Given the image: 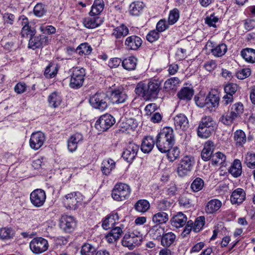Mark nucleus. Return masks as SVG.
<instances>
[{
	"instance_id": "1",
	"label": "nucleus",
	"mask_w": 255,
	"mask_h": 255,
	"mask_svg": "<svg viewBox=\"0 0 255 255\" xmlns=\"http://www.w3.org/2000/svg\"><path fill=\"white\" fill-rule=\"evenodd\" d=\"M175 143V136L173 129L170 127L164 128L156 136V145L162 153H166Z\"/></svg>"
},
{
	"instance_id": "2",
	"label": "nucleus",
	"mask_w": 255,
	"mask_h": 255,
	"mask_svg": "<svg viewBox=\"0 0 255 255\" xmlns=\"http://www.w3.org/2000/svg\"><path fill=\"white\" fill-rule=\"evenodd\" d=\"M160 83L155 80L150 81L148 84L138 83L135 92L145 100H149L157 97L160 90Z\"/></svg>"
},
{
	"instance_id": "3",
	"label": "nucleus",
	"mask_w": 255,
	"mask_h": 255,
	"mask_svg": "<svg viewBox=\"0 0 255 255\" xmlns=\"http://www.w3.org/2000/svg\"><path fill=\"white\" fill-rule=\"evenodd\" d=\"M216 127L215 121L211 116L203 117L199 124L197 130L198 135L204 138L209 137Z\"/></svg>"
},
{
	"instance_id": "4",
	"label": "nucleus",
	"mask_w": 255,
	"mask_h": 255,
	"mask_svg": "<svg viewBox=\"0 0 255 255\" xmlns=\"http://www.w3.org/2000/svg\"><path fill=\"white\" fill-rule=\"evenodd\" d=\"M131 192L128 185L123 183H117L112 191V197L117 201H123L127 199Z\"/></svg>"
},
{
	"instance_id": "5",
	"label": "nucleus",
	"mask_w": 255,
	"mask_h": 255,
	"mask_svg": "<svg viewBox=\"0 0 255 255\" xmlns=\"http://www.w3.org/2000/svg\"><path fill=\"white\" fill-rule=\"evenodd\" d=\"M83 199V195L78 192H72L65 196L63 202L67 209H76Z\"/></svg>"
},
{
	"instance_id": "6",
	"label": "nucleus",
	"mask_w": 255,
	"mask_h": 255,
	"mask_svg": "<svg viewBox=\"0 0 255 255\" xmlns=\"http://www.w3.org/2000/svg\"><path fill=\"white\" fill-rule=\"evenodd\" d=\"M108 97L105 93L98 92L90 97L89 102L93 108L104 111L108 108Z\"/></svg>"
},
{
	"instance_id": "7",
	"label": "nucleus",
	"mask_w": 255,
	"mask_h": 255,
	"mask_svg": "<svg viewBox=\"0 0 255 255\" xmlns=\"http://www.w3.org/2000/svg\"><path fill=\"white\" fill-rule=\"evenodd\" d=\"M194 164L193 157L190 156H184L180 160L177 168L178 175L180 177L187 175L192 170Z\"/></svg>"
},
{
	"instance_id": "8",
	"label": "nucleus",
	"mask_w": 255,
	"mask_h": 255,
	"mask_svg": "<svg viewBox=\"0 0 255 255\" xmlns=\"http://www.w3.org/2000/svg\"><path fill=\"white\" fill-rule=\"evenodd\" d=\"M139 234V233L135 234L131 232L126 233L122 240V245L127 247L129 250H133L136 246L140 245L141 242V237Z\"/></svg>"
},
{
	"instance_id": "9",
	"label": "nucleus",
	"mask_w": 255,
	"mask_h": 255,
	"mask_svg": "<svg viewBox=\"0 0 255 255\" xmlns=\"http://www.w3.org/2000/svg\"><path fill=\"white\" fill-rule=\"evenodd\" d=\"M85 71L83 68L76 67L72 69V74L71 76L70 86L72 88H79L83 83Z\"/></svg>"
},
{
	"instance_id": "10",
	"label": "nucleus",
	"mask_w": 255,
	"mask_h": 255,
	"mask_svg": "<svg viewBox=\"0 0 255 255\" xmlns=\"http://www.w3.org/2000/svg\"><path fill=\"white\" fill-rule=\"evenodd\" d=\"M31 251L35 254H40L46 251L49 247L47 240L37 237L33 239L29 243Z\"/></svg>"
},
{
	"instance_id": "11",
	"label": "nucleus",
	"mask_w": 255,
	"mask_h": 255,
	"mask_svg": "<svg viewBox=\"0 0 255 255\" xmlns=\"http://www.w3.org/2000/svg\"><path fill=\"white\" fill-rule=\"evenodd\" d=\"M115 123V118L109 114L101 116L95 123V128L99 131H105Z\"/></svg>"
},
{
	"instance_id": "12",
	"label": "nucleus",
	"mask_w": 255,
	"mask_h": 255,
	"mask_svg": "<svg viewBox=\"0 0 255 255\" xmlns=\"http://www.w3.org/2000/svg\"><path fill=\"white\" fill-rule=\"evenodd\" d=\"M46 194L44 190L37 189L33 191L30 195V200L32 204L36 207L42 206L46 200Z\"/></svg>"
},
{
	"instance_id": "13",
	"label": "nucleus",
	"mask_w": 255,
	"mask_h": 255,
	"mask_svg": "<svg viewBox=\"0 0 255 255\" xmlns=\"http://www.w3.org/2000/svg\"><path fill=\"white\" fill-rule=\"evenodd\" d=\"M45 140L44 133L40 131L33 132L31 134L29 140L30 147L35 150H38L43 144Z\"/></svg>"
},
{
	"instance_id": "14",
	"label": "nucleus",
	"mask_w": 255,
	"mask_h": 255,
	"mask_svg": "<svg viewBox=\"0 0 255 255\" xmlns=\"http://www.w3.org/2000/svg\"><path fill=\"white\" fill-rule=\"evenodd\" d=\"M60 227L66 232H72L76 227V222L74 218L68 215H63L60 220Z\"/></svg>"
},
{
	"instance_id": "15",
	"label": "nucleus",
	"mask_w": 255,
	"mask_h": 255,
	"mask_svg": "<svg viewBox=\"0 0 255 255\" xmlns=\"http://www.w3.org/2000/svg\"><path fill=\"white\" fill-rule=\"evenodd\" d=\"M138 150V145L130 142L123 151L122 156L127 162H132L136 156Z\"/></svg>"
},
{
	"instance_id": "16",
	"label": "nucleus",
	"mask_w": 255,
	"mask_h": 255,
	"mask_svg": "<svg viewBox=\"0 0 255 255\" xmlns=\"http://www.w3.org/2000/svg\"><path fill=\"white\" fill-rule=\"evenodd\" d=\"M48 40V37L45 35H33L29 39L28 47L32 49L40 48L46 44Z\"/></svg>"
},
{
	"instance_id": "17",
	"label": "nucleus",
	"mask_w": 255,
	"mask_h": 255,
	"mask_svg": "<svg viewBox=\"0 0 255 255\" xmlns=\"http://www.w3.org/2000/svg\"><path fill=\"white\" fill-rule=\"evenodd\" d=\"M128 99V96L122 89H115L112 91L110 100L113 104L124 103Z\"/></svg>"
},
{
	"instance_id": "18",
	"label": "nucleus",
	"mask_w": 255,
	"mask_h": 255,
	"mask_svg": "<svg viewBox=\"0 0 255 255\" xmlns=\"http://www.w3.org/2000/svg\"><path fill=\"white\" fill-rule=\"evenodd\" d=\"M142 41L137 36L132 35L128 37L125 42V45L128 50H136L141 45Z\"/></svg>"
},
{
	"instance_id": "19",
	"label": "nucleus",
	"mask_w": 255,
	"mask_h": 255,
	"mask_svg": "<svg viewBox=\"0 0 255 255\" xmlns=\"http://www.w3.org/2000/svg\"><path fill=\"white\" fill-rule=\"evenodd\" d=\"M83 141V135L80 133H76L71 135L67 140V147L70 152L75 151L78 144Z\"/></svg>"
},
{
	"instance_id": "20",
	"label": "nucleus",
	"mask_w": 255,
	"mask_h": 255,
	"mask_svg": "<svg viewBox=\"0 0 255 255\" xmlns=\"http://www.w3.org/2000/svg\"><path fill=\"white\" fill-rule=\"evenodd\" d=\"M246 192L242 188H237L234 190L231 196V202L233 204L239 205L246 199Z\"/></svg>"
},
{
	"instance_id": "21",
	"label": "nucleus",
	"mask_w": 255,
	"mask_h": 255,
	"mask_svg": "<svg viewBox=\"0 0 255 255\" xmlns=\"http://www.w3.org/2000/svg\"><path fill=\"white\" fill-rule=\"evenodd\" d=\"M161 245L165 248L175 245L176 242V236L172 232L164 233L161 238Z\"/></svg>"
},
{
	"instance_id": "22",
	"label": "nucleus",
	"mask_w": 255,
	"mask_h": 255,
	"mask_svg": "<svg viewBox=\"0 0 255 255\" xmlns=\"http://www.w3.org/2000/svg\"><path fill=\"white\" fill-rule=\"evenodd\" d=\"M103 22L102 18L96 15H91L83 20L84 26L88 28H95L100 26Z\"/></svg>"
},
{
	"instance_id": "23",
	"label": "nucleus",
	"mask_w": 255,
	"mask_h": 255,
	"mask_svg": "<svg viewBox=\"0 0 255 255\" xmlns=\"http://www.w3.org/2000/svg\"><path fill=\"white\" fill-rule=\"evenodd\" d=\"M220 98L218 94H215L213 93H209L207 96L206 109L212 112L215 110L219 104Z\"/></svg>"
},
{
	"instance_id": "24",
	"label": "nucleus",
	"mask_w": 255,
	"mask_h": 255,
	"mask_svg": "<svg viewBox=\"0 0 255 255\" xmlns=\"http://www.w3.org/2000/svg\"><path fill=\"white\" fill-rule=\"evenodd\" d=\"M155 144V140L153 137L146 136L144 137L141 142L140 149L144 153H149L151 151Z\"/></svg>"
},
{
	"instance_id": "25",
	"label": "nucleus",
	"mask_w": 255,
	"mask_h": 255,
	"mask_svg": "<svg viewBox=\"0 0 255 255\" xmlns=\"http://www.w3.org/2000/svg\"><path fill=\"white\" fill-rule=\"evenodd\" d=\"M214 149L215 146L213 142L210 140L206 141L201 152L202 159L204 161L210 160Z\"/></svg>"
},
{
	"instance_id": "26",
	"label": "nucleus",
	"mask_w": 255,
	"mask_h": 255,
	"mask_svg": "<svg viewBox=\"0 0 255 255\" xmlns=\"http://www.w3.org/2000/svg\"><path fill=\"white\" fill-rule=\"evenodd\" d=\"M174 125L177 129L185 130L188 128V120L183 114H180L176 116L174 118Z\"/></svg>"
},
{
	"instance_id": "27",
	"label": "nucleus",
	"mask_w": 255,
	"mask_h": 255,
	"mask_svg": "<svg viewBox=\"0 0 255 255\" xmlns=\"http://www.w3.org/2000/svg\"><path fill=\"white\" fill-rule=\"evenodd\" d=\"M222 205V202L219 200L212 199L207 203L205 211L208 214H214L220 209Z\"/></svg>"
},
{
	"instance_id": "28",
	"label": "nucleus",
	"mask_w": 255,
	"mask_h": 255,
	"mask_svg": "<svg viewBox=\"0 0 255 255\" xmlns=\"http://www.w3.org/2000/svg\"><path fill=\"white\" fill-rule=\"evenodd\" d=\"M123 233L120 227H115L112 229L109 233L106 236V239L110 244H115Z\"/></svg>"
},
{
	"instance_id": "29",
	"label": "nucleus",
	"mask_w": 255,
	"mask_h": 255,
	"mask_svg": "<svg viewBox=\"0 0 255 255\" xmlns=\"http://www.w3.org/2000/svg\"><path fill=\"white\" fill-rule=\"evenodd\" d=\"M187 218L182 212H178L171 220V224L176 228L183 227L187 222Z\"/></svg>"
},
{
	"instance_id": "30",
	"label": "nucleus",
	"mask_w": 255,
	"mask_h": 255,
	"mask_svg": "<svg viewBox=\"0 0 255 255\" xmlns=\"http://www.w3.org/2000/svg\"><path fill=\"white\" fill-rule=\"evenodd\" d=\"M48 102L50 107L56 108L59 107L62 102L61 96L56 92H53L49 95Z\"/></svg>"
},
{
	"instance_id": "31",
	"label": "nucleus",
	"mask_w": 255,
	"mask_h": 255,
	"mask_svg": "<svg viewBox=\"0 0 255 255\" xmlns=\"http://www.w3.org/2000/svg\"><path fill=\"white\" fill-rule=\"evenodd\" d=\"M226 155L221 152H218L214 154L212 158V163L213 165H220V167L227 166Z\"/></svg>"
},
{
	"instance_id": "32",
	"label": "nucleus",
	"mask_w": 255,
	"mask_h": 255,
	"mask_svg": "<svg viewBox=\"0 0 255 255\" xmlns=\"http://www.w3.org/2000/svg\"><path fill=\"white\" fill-rule=\"evenodd\" d=\"M164 233V229L158 225L152 226L149 231L150 237L153 240H161Z\"/></svg>"
},
{
	"instance_id": "33",
	"label": "nucleus",
	"mask_w": 255,
	"mask_h": 255,
	"mask_svg": "<svg viewBox=\"0 0 255 255\" xmlns=\"http://www.w3.org/2000/svg\"><path fill=\"white\" fill-rule=\"evenodd\" d=\"M229 172L234 177H239L242 172L241 162L239 159H235L229 169Z\"/></svg>"
},
{
	"instance_id": "34",
	"label": "nucleus",
	"mask_w": 255,
	"mask_h": 255,
	"mask_svg": "<svg viewBox=\"0 0 255 255\" xmlns=\"http://www.w3.org/2000/svg\"><path fill=\"white\" fill-rule=\"evenodd\" d=\"M116 163L112 159L108 158L104 159L101 165L102 172L105 175L109 174L112 170L115 168Z\"/></svg>"
},
{
	"instance_id": "35",
	"label": "nucleus",
	"mask_w": 255,
	"mask_h": 255,
	"mask_svg": "<svg viewBox=\"0 0 255 255\" xmlns=\"http://www.w3.org/2000/svg\"><path fill=\"white\" fill-rule=\"evenodd\" d=\"M241 55L246 61L255 63V50L252 48H246L241 51Z\"/></svg>"
},
{
	"instance_id": "36",
	"label": "nucleus",
	"mask_w": 255,
	"mask_h": 255,
	"mask_svg": "<svg viewBox=\"0 0 255 255\" xmlns=\"http://www.w3.org/2000/svg\"><path fill=\"white\" fill-rule=\"evenodd\" d=\"M128 32V28L125 25L122 24L113 29L112 35L116 39H120L127 36Z\"/></svg>"
},
{
	"instance_id": "37",
	"label": "nucleus",
	"mask_w": 255,
	"mask_h": 255,
	"mask_svg": "<svg viewBox=\"0 0 255 255\" xmlns=\"http://www.w3.org/2000/svg\"><path fill=\"white\" fill-rule=\"evenodd\" d=\"M180 80L177 77H172L167 79L164 84V89L167 91H175L176 86L180 83Z\"/></svg>"
},
{
	"instance_id": "38",
	"label": "nucleus",
	"mask_w": 255,
	"mask_h": 255,
	"mask_svg": "<svg viewBox=\"0 0 255 255\" xmlns=\"http://www.w3.org/2000/svg\"><path fill=\"white\" fill-rule=\"evenodd\" d=\"M137 59L134 56H130L124 59L122 66L124 69L128 70H134L136 66Z\"/></svg>"
},
{
	"instance_id": "39",
	"label": "nucleus",
	"mask_w": 255,
	"mask_h": 255,
	"mask_svg": "<svg viewBox=\"0 0 255 255\" xmlns=\"http://www.w3.org/2000/svg\"><path fill=\"white\" fill-rule=\"evenodd\" d=\"M143 3L141 1H134L132 2L129 8L130 13L134 16L139 15L142 11Z\"/></svg>"
},
{
	"instance_id": "40",
	"label": "nucleus",
	"mask_w": 255,
	"mask_h": 255,
	"mask_svg": "<svg viewBox=\"0 0 255 255\" xmlns=\"http://www.w3.org/2000/svg\"><path fill=\"white\" fill-rule=\"evenodd\" d=\"M168 219V215L163 211H160L152 216V221L158 225L166 223Z\"/></svg>"
},
{
	"instance_id": "41",
	"label": "nucleus",
	"mask_w": 255,
	"mask_h": 255,
	"mask_svg": "<svg viewBox=\"0 0 255 255\" xmlns=\"http://www.w3.org/2000/svg\"><path fill=\"white\" fill-rule=\"evenodd\" d=\"M103 0H95L90 12V15L96 16L99 14L104 9Z\"/></svg>"
},
{
	"instance_id": "42",
	"label": "nucleus",
	"mask_w": 255,
	"mask_h": 255,
	"mask_svg": "<svg viewBox=\"0 0 255 255\" xmlns=\"http://www.w3.org/2000/svg\"><path fill=\"white\" fill-rule=\"evenodd\" d=\"M194 94L192 89L188 87H184L178 93L177 96L180 100L189 101Z\"/></svg>"
},
{
	"instance_id": "43",
	"label": "nucleus",
	"mask_w": 255,
	"mask_h": 255,
	"mask_svg": "<svg viewBox=\"0 0 255 255\" xmlns=\"http://www.w3.org/2000/svg\"><path fill=\"white\" fill-rule=\"evenodd\" d=\"M234 138L238 146H242L247 141L245 133L241 129L237 130L234 132Z\"/></svg>"
},
{
	"instance_id": "44",
	"label": "nucleus",
	"mask_w": 255,
	"mask_h": 255,
	"mask_svg": "<svg viewBox=\"0 0 255 255\" xmlns=\"http://www.w3.org/2000/svg\"><path fill=\"white\" fill-rule=\"evenodd\" d=\"M150 207L149 202L144 199L139 200L136 202L134 205V208L136 211L140 213L146 212Z\"/></svg>"
},
{
	"instance_id": "45",
	"label": "nucleus",
	"mask_w": 255,
	"mask_h": 255,
	"mask_svg": "<svg viewBox=\"0 0 255 255\" xmlns=\"http://www.w3.org/2000/svg\"><path fill=\"white\" fill-rule=\"evenodd\" d=\"M92 51V48L88 43H82L76 48V52L81 56L89 55Z\"/></svg>"
},
{
	"instance_id": "46",
	"label": "nucleus",
	"mask_w": 255,
	"mask_h": 255,
	"mask_svg": "<svg viewBox=\"0 0 255 255\" xmlns=\"http://www.w3.org/2000/svg\"><path fill=\"white\" fill-rule=\"evenodd\" d=\"M97 251V248L90 244H84L81 248L80 253L81 255H95Z\"/></svg>"
},
{
	"instance_id": "47",
	"label": "nucleus",
	"mask_w": 255,
	"mask_h": 255,
	"mask_svg": "<svg viewBox=\"0 0 255 255\" xmlns=\"http://www.w3.org/2000/svg\"><path fill=\"white\" fill-rule=\"evenodd\" d=\"M227 50V46L224 43L219 44L211 49V53L216 57H221Z\"/></svg>"
},
{
	"instance_id": "48",
	"label": "nucleus",
	"mask_w": 255,
	"mask_h": 255,
	"mask_svg": "<svg viewBox=\"0 0 255 255\" xmlns=\"http://www.w3.org/2000/svg\"><path fill=\"white\" fill-rule=\"evenodd\" d=\"M14 235V231L11 228L4 227L0 229V239L2 240L12 238Z\"/></svg>"
},
{
	"instance_id": "49",
	"label": "nucleus",
	"mask_w": 255,
	"mask_h": 255,
	"mask_svg": "<svg viewBox=\"0 0 255 255\" xmlns=\"http://www.w3.org/2000/svg\"><path fill=\"white\" fill-rule=\"evenodd\" d=\"M244 112V106L241 102L234 104L231 108L230 113L237 119Z\"/></svg>"
},
{
	"instance_id": "50",
	"label": "nucleus",
	"mask_w": 255,
	"mask_h": 255,
	"mask_svg": "<svg viewBox=\"0 0 255 255\" xmlns=\"http://www.w3.org/2000/svg\"><path fill=\"white\" fill-rule=\"evenodd\" d=\"M57 65L53 63H50L45 70L44 75L48 78H51L57 74Z\"/></svg>"
},
{
	"instance_id": "51",
	"label": "nucleus",
	"mask_w": 255,
	"mask_h": 255,
	"mask_svg": "<svg viewBox=\"0 0 255 255\" xmlns=\"http://www.w3.org/2000/svg\"><path fill=\"white\" fill-rule=\"evenodd\" d=\"M166 153L168 159L170 162H173L179 157L180 151L178 147L175 146L170 148Z\"/></svg>"
},
{
	"instance_id": "52",
	"label": "nucleus",
	"mask_w": 255,
	"mask_h": 255,
	"mask_svg": "<svg viewBox=\"0 0 255 255\" xmlns=\"http://www.w3.org/2000/svg\"><path fill=\"white\" fill-rule=\"evenodd\" d=\"M204 185L203 180L199 177H197L194 180L191 184V188L194 192H198L201 190Z\"/></svg>"
},
{
	"instance_id": "53",
	"label": "nucleus",
	"mask_w": 255,
	"mask_h": 255,
	"mask_svg": "<svg viewBox=\"0 0 255 255\" xmlns=\"http://www.w3.org/2000/svg\"><path fill=\"white\" fill-rule=\"evenodd\" d=\"M244 163L250 168L255 167V153L253 152H248L245 155Z\"/></svg>"
},
{
	"instance_id": "54",
	"label": "nucleus",
	"mask_w": 255,
	"mask_h": 255,
	"mask_svg": "<svg viewBox=\"0 0 255 255\" xmlns=\"http://www.w3.org/2000/svg\"><path fill=\"white\" fill-rule=\"evenodd\" d=\"M45 5L42 3H37L33 8V12L35 15L38 17L42 16L46 12Z\"/></svg>"
},
{
	"instance_id": "55",
	"label": "nucleus",
	"mask_w": 255,
	"mask_h": 255,
	"mask_svg": "<svg viewBox=\"0 0 255 255\" xmlns=\"http://www.w3.org/2000/svg\"><path fill=\"white\" fill-rule=\"evenodd\" d=\"M179 18V11L176 9H173L169 12L168 16V24L172 25L175 23Z\"/></svg>"
},
{
	"instance_id": "56",
	"label": "nucleus",
	"mask_w": 255,
	"mask_h": 255,
	"mask_svg": "<svg viewBox=\"0 0 255 255\" xmlns=\"http://www.w3.org/2000/svg\"><path fill=\"white\" fill-rule=\"evenodd\" d=\"M205 224V218L203 216L198 217L193 225V230L194 232H199L203 227Z\"/></svg>"
},
{
	"instance_id": "57",
	"label": "nucleus",
	"mask_w": 255,
	"mask_h": 255,
	"mask_svg": "<svg viewBox=\"0 0 255 255\" xmlns=\"http://www.w3.org/2000/svg\"><path fill=\"white\" fill-rule=\"evenodd\" d=\"M251 74V69L245 68L238 70L236 73V76L239 79L243 80L249 77Z\"/></svg>"
},
{
	"instance_id": "58",
	"label": "nucleus",
	"mask_w": 255,
	"mask_h": 255,
	"mask_svg": "<svg viewBox=\"0 0 255 255\" xmlns=\"http://www.w3.org/2000/svg\"><path fill=\"white\" fill-rule=\"evenodd\" d=\"M21 36L23 37H29L35 35V30L32 29L29 25H25L23 26L21 31Z\"/></svg>"
},
{
	"instance_id": "59",
	"label": "nucleus",
	"mask_w": 255,
	"mask_h": 255,
	"mask_svg": "<svg viewBox=\"0 0 255 255\" xmlns=\"http://www.w3.org/2000/svg\"><path fill=\"white\" fill-rule=\"evenodd\" d=\"M238 86L236 84L230 83L226 85L224 87V91L226 94L232 95L236 93L238 90Z\"/></svg>"
},
{
	"instance_id": "60",
	"label": "nucleus",
	"mask_w": 255,
	"mask_h": 255,
	"mask_svg": "<svg viewBox=\"0 0 255 255\" xmlns=\"http://www.w3.org/2000/svg\"><path fill=\"white\" fill-rule=\"evenodd\" d=\"M236 118L230 112L225 115H223L220 118V121L224 125H230Z\"/></svg>"
},
{
	"instance_id": "61",
	"label": "nucleus",
	"mask_w": 255,
	"mask_h": 255,
	"mask_svg": "<svg viewBox=\"0 0 255 255\" xmlns=\"http://www.w3.org/2000/svg\"><path fill=\"white\" fill-rule=\"evenodd\" d=\"M219 18L215 16L214 13L207 16L205 18V22L209 26L216 27V23L218 21Z\"/></svg>"
},
{
	"instance_id": "62",
	"label": "nucleus",
	"mask_w": 255,
	"mask_h": 255,
	"mask_svg": "<svg viewBox=\"0 0 255 255\" xmlns=\"http://www.w3.org/2000/svg\"><path fill=\"white\" fill-rule=\"evenodd\" d=\"M195 101L196 105L200 108H205L206 109L207 97L201 96L200 97L195 96Z\"/></svg>"
},
{
	"instance_id": "63",
	"label": "nucleus",
	"mask_w": 255,
	"mask_h": 255,
	"mask_svg": "<svg viewBox=\"0 0 255 255\" xmlns=\"http://www.w3.org/2000/svg\"><path fill=\"white\" fill-rule=\"evenodd\" d=\"M115 223L113 221L111 217L109 216H107L103 221L102 223V227L105 230H108L113 227V225Z\"/></svg>"
},
{
	"instance_id": "64",
	"label": "nucleus",
	"mask_w": 255,
	"mask_h": 255,
	"mask_svg": "<svg viewBox=\"0 0 255 255\" xmlns=\"http://www.w3.org/2000/svg\"><path fill=\"white\" fill-rule=\"evenodd\" d=\"M217 66L216 62L213 60L207 61L204 64V67L209 72L214 71L216 68Z\"/></svg>"
}]
</instances>
